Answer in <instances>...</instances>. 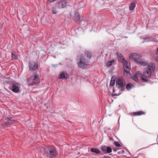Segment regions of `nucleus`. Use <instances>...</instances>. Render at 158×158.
Wrapping results in <instances>:
<instances>
[{
  "instance_id": "nucleus-1",
  "label": "nucleus",
  "mask_w": 158,
  "mask_h": 158,
  "mask_svg": "<svg viewBox=\"0 0 158 158\" xmlns=\"http://www.w3.org/2000/svg\"><path fill=\"white\" fill-rule=\"evenodd\" d=\"M155 68V65L153 63H150L147 66L146 69L144 71L143 74L139 71H137L132 77V79L135 81L138 82V77L141 75V79L144 82L148 81V78L150 77L152 73L154 72Z\"/></svg>"
},
{
  "instance_id": "nucleus-2",
  "label": "nucleus",
  "mask_w": 158,
  "mask_h": 158,
  "mask_svg": "<svg viewBox=\"0 0 158 158\" xmlns=\"http://www.w3.org/2000/svg\"><path fill=\"white\" fill-rule=\"evenodd\" d=\"M28 86H33L39 84L40 81L39 76L37 73H34L27 78Z\"/></svg>"
},
{
  "instance_id": "nucleus-3",
  "label": "nucleus",
  "mask_w": 158,
  "mask_h": 158,
  "mask_svg": "<svg viewBox=\"0 0 158 158\" xmlns=\"http://www.w3.org/2000/svg\"><path fill=\"white\" fill-rule=\"evenodd\" d=\"M117 57L120 62L123 63V67L124 69V74H125V73H126L127 75L130 74L129 71H130V69L129 66V64L128 62L123 57L120 53L117 54Z\"/></svg>"
},
{
  "instance_id": "nucleus-4",
  "label": "nucleus",
  "mask_w": 158,
  "mask_h": 158,
  "mask_svg": "<svg viewBox=\"0 0 158 158\" xmlns=\"http://www.w3.org/2000/svg\"><path fill=\"white\" fill-rule=\"evenodd\" d=\"M46 155L50 158L56 157L58 155L57 152L55 148L53 146H49L45 149Z\"/></svg>"
},
{
  "instance_id": "nucleus-5",
  "label": "nucleus",
  "mask_w": 158,
  "mask_h": 158,
  "mask_svg": "<svg viewBox=\"0 0 158 158\" xmlns=\"http://www.w3.org/2000/svg\"><path fill=\"white\" fill-rule=\"evenodd\" d=\"M88 63L87 59H86L85 57H84L83 54H82L77 63L78 66L80 68L83 69L88 65Z\"/></svg>"
},
{
  "instance_id": "nucleus-6",
  "label": "nucleus",
  "mask_w": 158,
  "mask_h": 158,
  "mask_svg": "<svg viewBox=\"0 0 158 158\" xmlns=\"http://www.w3.org/2000/svg\"><path fill=\"white\" fill-rule=\"evenodd\" d=\"M116 85L117 88L118 89L120 88V91H122L124 90L125 83L122 78H120L117 79Z\"/></svg>"
},
{
  "instance_id": "nucleus-7",
  "label": "nucleus",
  "mask_w": 158,
  "mask_h": 158,
  "mask_svg": "<svg viewBox=\"0 0 158 158\" xmlns=\"http://www.w3.org/2000/svg\"><path fill=\"white\" fill-rule=\"evenodd\" d=\"M130 58L134 60L135 61L138 62L141 60L142 56L140 54L136 53H133L129 55Z\"/></svg>"
},
{
  "instance_id": "nucleus-8",
  "label": "nucleus",
  "mask_w": 158,
  "mask_h": 158,
  "mask_svg": "<svg viewBox=\"0 0 158 158\" xmlns=\"http://www.w3.org/2000/svg\"><path fill=\"white\" fill-rule=\"evenodd\" d=\"M4 123L2 124L3 127L5 128L8 126L11 125L15 122V121L12 119L11 118L5 119Z\"/></svg>"
},
{
  "instance_id": "nucleus-9",
  "label": "nucleus",
  "mask_w": 158,
  "mask_h": 158,
  "mask_svg": "<svg viewBox=\"0 0 158 158\" xmlns=\"http://www.w3.org/2000/svg\"><path fill=\"white\" fill-rule=\"evenodd\" d=\"M101 149L105 154L110 153L112 151V149L110 147H107L106 146H102Z\"/></svg>"
},
{
  "instance_id": "nucleus-10",
  "label": "nucleus",
  "mask_w": 158,
  "mask_h": 158,
  "mask_svg": "<svg viewBox=\"0 0 158 158\" xmlns=\"http://www.w3.org/2000/svg\"><path fill=\"white\" fill-rule=\"evenodd\" d=\"M29 69L30 70H35L38 68V64L37 62H32L29 63Z\"/></svg>"
},
{
  "instance_id": "nucleus-11",
  "label": "nucleus",
  "mask_w": 158,
  "mask_h": 158,
  "mask_svg": "<svg viewBox=\"0 0 158 158\" xmlns=\"http://www.w3.org/2000/svg\"><path fill=\"white\" fill-rule=\"evenodd\" d=\"M67 3V0H60L58 2L59 6L60 8H62L65 7Z\"/></svg>"
},
{
  "instance_id": "nucleus-12",
  "label": "nucleus",
  "mask_w": 158,
  "mask_h": 158,
  "mask_svg": "<svg viewBox=\"0 0 158 158\" xmlns=\"http://www.w3.org/2000/svg\"><path fill=\"white\" fill-rule=\"evenodd\" d=\"M19 84L18 83H15L13 84L11 87V90L15 93L18 92L19 90Z\"/></svg>"
},
{
  "instance_id": "nucleus-13",
  "label": "nucleus",
  "mask_w": 158,
  "mask_h": 158,
  "mask_svg": "<svg viewBox=\"0 0 158 158\" xmlns=\"http://www.w3.org/2000/svg\"><path fill=\"white\" fill-rule=\"evenodd\" d=\"M87 22L85 20H81L80 22V24L81 26V27L82 28H84L87 27Z\"/></svg>"
},
{
  "instance_id": "nucleus-14",
  "label": "nucleus",
  "mask_w": 158,
  "mask_h": 158,
  "mask_svg": "<svg viewBox=\"0 0 158 158\" xmlns=\"http://www.w3.org/2000/svg\"><path fill=\"white\" fill-rule=\"evenodd\" d=\"M60 78L62 79H66L67 78L68 75L67 73H65L64 72L60 74Z\"/></svg>"
},
{
  "instance_id": "nucleus-15",
  "label": "nucleus",
  "mask_w": 158,
  "mask_h": 158,
  "mask_svg": "<svg viewBox=\"0 0 158 158\" xmlns=\"http://www.w3.org/2000/svg\"><path fill=\"white\" fill-rule=\"evenodd\" d=\"M136 2L135 1L132 2L130 4L129 7V9L130 10H133L135 6Z\"/></svg>"
},
{
  "instance_id": "nucleus-16",
  "label": "nucleus",
  "mask_w": 158,
  "mask_h": 158,
  "mask_svg": "<svg viewBox=\"0 0 158 158\" xmlns=\"http://www.w3.org/2000/svg\"><path fill=\"white\" fill-rule=\"evenodd\" d=\"M91 53L88 52L85 53L84 55H83V56L85 57L86 59H87L88 61V59L91 58Z\"/></svg>"
},
{
  "instance_id": "nucleus-17",
  "label": "nucleus",
  "mask_w": 158,
  "mask_h": 158,
  "mask_svg": "<svg viewBox=\"0 0 158 158\" xmlns=\"http://www.w3.org/2000/svg\"><path fill=\"white\" fill-rule=\"evenodd\" d=\"M126 89L127 90H130L131 88L134 87V86L131 83H128L126 86Z\"/></svg>"
},
{
  "instance_id": "nucleus-18",
  "label": "nucleus",
  "mask_w": 158,
  "mask_h": 158,
  "mask_svg": "<svg viewBox=\"0 0 158 158\" xmlns=\"http://www.w3.org/2000/svg\"><path fill=\"white\" fill-rule=\"evenodd\" d=\"M90 151L91 152L95 153L96 154H99L100 153V150L95 148H91Z\"/></svg>"
},
{
  "instance_id": "nucleus-19",
  "label": "nucleus",
  "mask_w": 158,
  "mask_h": 158,
  "mask_svg": "<svg viewBox=\"0 0 158 158\" xmlns=\"http://www.w3.org/2000/svg\"><path fill=\"white\" fill-rule=\"evenodd\" d=\"M144 113L143 111H139L137 112H134L133 113V116H139L144 114Z\"/></svg>"
},
{
  "instance_id": "nucleus-20",
  "label": "nucleus",
  "mask_w": 158,
  "mask_h": 158,
  "mask_svg": "<svg viewBox=\"0 0 158 158\" xmlns=\"http://www.w3.org/2000/svg\"><path fill=\"white\" fill-rule=\"evenodd\" d=\"M52 11L53 14H56L58 12L57 8L56 6H53L52 9Z\"/></svg>"
},
{
  "instance_id": "nucleus-21",
  "label": "nucleus",
  "mask_w": 158,
  "mask_h": 158,
  "mask_svg": "<svg viewBox=\"0 0 158 158\" xmlns=\"http://www.w3.org/2000/svg\"><path fill=\"white\" fill-rule=\"evenodd\" d=\"M138 63L142 65L145 66L146 65L148 64L147 62L143 60H140L139 61Z\"/></svg>"
},
{
  "instance_id": "nucleus-22",
  "label": "nucleus",
  "mask_w": 158,
  "mask_h": 158,
  "mask_svg": "<svg viewBox=\"0 0 158 158\" xmlns=\"http://www.w3.org/2000/svg\"><path fill=\"white\" fill-rule=\"evenodd\" d=\"M115 78H114L113 77H112L111 81L110 82V85L111 86H114V85L115 83Z\"/></svg>"
},
{
  "instance_id": "nucleus-23",
  "label": "nucleus",
  "mask_w": 158,
  "mask_h": 158,
  "mask_svg": "<svg viewBox=\"0 0 158 158\" xmlns=\"http://www.w3.org/2000/svg\"><path fill=\"white\" fill-rule=\"evenodd\" d=\"M114 62V59L112 60H111L108 61L107 62L106 65L107 66H111L112 63Z\"/></svg>"
},
{
  "instance_id": "nucleus-24",
  "label": "nucleus",
  "mask_w": 158,
  "mask_h": 158,
  "mask_svg": "<svg viewBox=\"0 0 158 158\" xmlns=\"http://www.w3.org/2000/svg\"><path fill=\"white\" fill-rule=\"evenodd\" d=\"M12 57L13 59H16L18 57L17 55L15 54H12Z\"/></svg>"
},
{
  "instance_id": "nucleus-25",
  "label": "nucleus",
  "mask_w": 158,
  "mask_h": 158,
  "mask_svg": "<svg viewBox=\"0 0 158 158\" xmlns=\"http://www.w3.org/2000/svg\"><path fill=\"white\" fill-rule=\"evenodd\" d=\"M114 144L117 147H121L120 144L118 142L115 141L114 142Z\"/></svg>"
},
{
  "instance_id": "nucleus-26",
  "label": "nucleus",
  "mask_w": 158,
  "mask_h": 158,
  "mask_svg": "<svg viewBox=\"0 0 158 158\" xmlns=\"http://www.w3.org/2000/svg\"><path fill=\"white\" fill-rule=\"evenodd\" d=\"M57 0H47L48 2L49 3H52L55 1H56Z\"/></svg>"
},
{
  "instance_id": "nucleus-27",
  "label": "nucleus",
  "mask_w": 158,
  "mask_h": 158,
  "mask_svg": "<svg viewBox=\"0 0 158 158\" xmlns=\"http://www.w3.org/2000/svg\"><path fill=\"white\" fill-rule=\"evenodd\" d=\"M151 38L150 37H147V38H145V40H148V39H151Z\"/></svg>"
},
{
  "instance_id": "nucleus-28",
  "label": "nucleus",
  "mask_w": 158,
  "mask_h": 158,
  "mask_svg": "<svg viewBox=\"0 0 158 158\" xmlns=\"http://www.w3.org/2000/svg\"><path fill=\"white\" fill-rule=\"evenodd\" d=\"M155 60L157 62H158V57H157L155 58Z\"/></svg>"
},
{
  "instance_id": "nucleus-29",
  "label": "nucleus",
  "mask_w": 158,
  "mask_h": 158,
  "mask_svg": "<svg viewBox=\"0 0 158 158\" xmlns=\"http://www.w3.org/2000/svg\"><path fill=\"white\" fill-rule=\"evenodd\" d=\"M156 54L157 55H158V48H157L156 52Z\"/></svg>"
},
{
  "instance_id": "nucleus-30",
  "label": "nucleus",
  "mask_w": 158,
  "mask_h": 158,
  "mask_svg": "<svg viewBox=\"0 0 158 158\" xmlns=\"http://www.w3.org/2000/svg\"><path fill=\"white\" fill-rule=\"evenodd\" d=\"M53 66L56 68L57 67V64H55L53 65Z\"/></svg>"
},
{
  "instance_id": "nucleus-31",
  "label": "nucleus",
  "mask_w": 158,
  "mask_h": 158,
  "mask_svg": "<svg viewBox=\"0 0 158 158\" xmlns=\"http://www.w3.org/2000/svg\"><path fill=\"white\" fill-rule=\"evenodd\" d=\"M77 18V19L78 20L79 19H80V18L79 16H78L77 17H76Z\"/></svg>"
},
{
  "instance_id": "nucleus-32",
  "label": "nucleus",
  "mask_w": 158,
  "mask_h": 158,
  "mask_svg": "<svg viewBox=\"0 0 158 158\" xmlns=\"http://www.w3.org/2000/svg\"><path fill=\"white\" fill-rule=\"evenodd\" d=\"M119 95V94L118 95L117 94H113L112 96H113L114 95L117 96V95Z\"/></svg>"
},
{
  "instance_id": "nucleus-33",
  "label": "nucleus",
  "mask_w": 158,
  "mask_h": 158,
  "mask_svg": "<svg viewBox=\"0 0 158 158\" xmlns=\"http://www.w3.org/2000/svg\"><path fill=\"white\" fill-rule=\"evenodd\" d=\"M113 92H115V91H114V89H113Z\"/></svg>"
},
{
  "instance_id": "nucleus-34",
  "label": "nucleus",
  "mask_w": 158,
  "mask_h": 158,
  "mask_svg": "<svg viewBox=\"0 0 158 158\" xmlns=\"http://www.w3.org/2000/svg\"><path fill=\"white\" fill-rule=\"evenodd\" d=\"M122 152H124V150H122Z\"/></svg>"
},
{
  "instance_id": "nucleus-35",
  "label": "nucleus",
  "mask_w": 158,
  "mask_h": 158,
  "mask_svg": "<svg viewBox=\"0 0 158 158\" xmlns=\"http://www.w3.org/2000/svg\"><path fill=\"white\" fill-rule=\"evenodd\" d=\"M157 136H158V135H157Z\"/></svg>"
}]
</instances>
